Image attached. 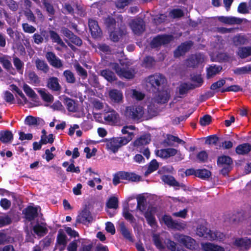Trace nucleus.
<instances>
[{"mask_svg":"<svg viewBox=\"0 0 251 251\" xmlns=\"http://www.w3.org/2000/svg\"><path fill=\"white\" fill-rule=\"evenodd\" d=\"M0 63L2 64L3 67L8 71H10L11 70H13L10 56L5 55L0 56Z\"/></svg>","mask_w":251,"mask_h":251,"instance_id":"obj_23","label":"nucleus"},{"mask_svg":"<svg viewBox=\"0 0 251 251\" xmlns=\"http://www.w3.org/2000/svg\"><path fill=\"white\" fill-rule=\"evenodd\" d=\"M151 141V136L149 134H145L136 139L134 142V146L137 147L146 145Z\"/></svg>","mask_w":251,"mask_h":251,"instance_id":"obj_18","label":"nucleus"},{"mask_svg":"<svg viewBox=\"0 0 251 251\" xmlns=\"http://www.w3.org/2000/svg\"><path fill=\"white\" fill-rule=\"evenodd\" d=\"M251 72V64H249L242 67L237 68L234 70V73L238 75L248 74Z\"/></svg>","mask_w":251,"mask_h":251,"instance_id":"obj_36","label":"nucleus"},{"mask_svg":"<svg viewBox=\"0 0 251 251\" xmlns=\"http://www.w3.org/2000/svg\"><path fill=\"white\" fill-rule=\"evenodd\" d=\"M13 139V134L9 131H1L0 132V140L3 143L10 142Z\"/></svg>","mask_w":251,"mask_h":251,"instance_id":"obj_33","label":"nucleus"},{"mask_svg":"<svg viewBox=\"0 0 251 251\" xmlns=\"http://www.w3.org/2000/svg\"><path fill=\"white\" fill-rule=\"evenodd\" d=\"M47 86L49 89L54 91H58L61 89L58 79L55 77H50L48 79Z\"/></svg>","mask_w":251,"mask_h":251,"instance_id":"obj_21","label":"nucleus"},{"mask_svg":"<svg viewBox=\"0 0 251 251\" xmlns=\"http://www.w3.org/2000/svg\"><path fill=\"white\" fill-rule=\"evenodd\" d=\"M162 180L165 183L173 186H178V182L173 177L169 176H163Z\"/></svg>","mask_w":251,"mask_h":251,"instance_id":"obj_46","label":"nucleus"},{"mask_svg":"<svg viewBox=\"0 0 251 251\" xmlns=\"http://www.w3.org/2000/svg\"><path fill=\"white\" fill-rule=\"evenodd\" d=\"M156 155L162 158H168L176 155L178 160H182L184 155L179 151L174 148H167L157 150L155 151Z\"/></svg>","mask_w":251,"mask_h":251,"instance_id":"obj_4","label":"nucleus"},{"mask_svg":"<svg viewBox=\"0 0 251 251\" xmlns=\"http://www.w3.org/2000/svg\"><path fill=\"white\" fill-rule=\"evenodd\" d=\"M28 79L30 82L35 85L38 84L40 80L38 76L34 72H30L28 75Z\"/></svg>","mask_w":251,"mask_h":251,"instance_id":"obj_56","label":"nucleus"},{"mask_svg":"<svg viewBox=\"0 0 251 251\" xmlns=\"http://www.w3.org/2000/svg\"><path fill=\"white\" fill-rule=\"evenodd\" d=\"M101 75L109 82H112L116 79L114 74L108 69L102 71Z\"/></svg>","mask_w":251,"mask_h":251,"instance_id":"obj_34","label":"nucleus"},{"mask_svg":"<svg viewBox=\"0 0 251 251\" xmlns=\"http://www.w3.org/2000/svg\"><path fill=\"white\" fill-rule=\"evenodd\" d=\"M42 135L41 136L40 140L41 143L46 144L48 143H52L53 142V136L52 134H49L48 135V140H47L46 130L44 129L42 130Z\"/></svg>","mask_w":251,"mask_h":251,"instance_id":"obj_41","label":"nucleus"},{"mask_svg":"<svg viewBox=\"0 0 251 251\" xmlns=\"http://www.w3.org/2000/svg\"><path fill=\"white\" fill-rule=\"evenodd\" d=\"M162 221L168 227L171 228L174 220H173L171 216L164 215L162 217Z\"/></svg>","mask_w":251,"mask_h":251,"instance_id":"obj_61","label":"nucleus"},{"mask_svg":"<svg viewBox=\"0 0 251 251\" xmlns=\"http://www.w3.org/2000/svg\"><path fill=\"white\" fill-rule=\"evenodd\" d=\"M226 218L225 221L231 224H236L240 221L243 220L245 217V214L243 212H238L235 214L232 215H228L225 216Z\"/></svg>","mask_w":251,"mask_h":251,"instance_id":"obj_11","label":"nucleus"},{"mask_svg":"<svg viewBox=\"0 0 251 251\" xmlns=\"http://www.w3.org/2000/svg\"><path fill=\"white\" fill-rule=\"evenodd\" d=\"M125 142V139H122L121 137H119L105 139L104 145L108 151L115 153L120 148L126 145Z\"/></svg>","mask_w":251,"mask_h":251,"instance_id":"obj_2","label":"nucleus"},{"mask_svg":"<svg viewBox=\"0 0 251 251\" xmlns=\"http://www.w3.org/2000/svg\"><path fill=\"white\" fill-rule=\"evenodd\" d=\"M192 46V44L191 42L181 44L175 51V56L178 57L183 55Z\"/></svg>","mask_w":251,"mask_h":251,"instance_id":"obj_20","label":"nucleus"},{"mask_svg":"<svg viewBox=\"0 0 251 251\" xmlns=\"http://www.w3.org/2000/svg\"><path fill=\"white\" fill-rule=\"evenodd\" d=\"M130 26L135 34H139L144 31L145 25L142 19L133 20L130 23Z\"/></svg>","mask_w":251,"mask_h":251,"instance_id":"obj_8","label":"nucleus"},{"mask_svg":"<svg viewBox=\"0 0 251 251\" xmlns=\"http://www.w3.org/2000/svg\"><path fill=\"white\" fill-rule=\"evenodd\" d=\"M33 230L35 233L40 236H43L48 231V229L45 226L39 224L33 226Z\"/></svg>","mask_w":251,"mask_h":251,"instance_id":"obj_32","label":"nucleus"},{"mask_svg":"<svg viewBox=\"0 0 251 251\" xmlns=\"http://www.w3.org/2000/svg\"><path fill=\"white\" fill-rule=\"evenodd\" d=\"M211 175L210 172L206 169L196 170V176L202 179L208 178Z\"/></svg>","mask_w":251,"mask_h":251,"instance_id":"obj_43","label":"nucleus"},{"mask_svg":"<svg viewBox=\"0 0 251 251\" xmlns=\"http://www.w3.org/2000/svg\"><path fill=\"white\" fill-rule=\"evenodd\" d=\"M25 218L30 221L33 220L38 215V208L32 206H28L23 211Z\"/></svg>","mask_w":251,"mask_h":251,"instance_id":"obj_14","label":"nucleus"},{"mask_svg":"<svg viewBox=\"0 0 251 251\" xmlns=\"http://www.w3.org/2000/svg\"><path fill=\"white\" fill-rule=\"evenodd\" d=\"M35 63L36 67L38 70L42 71L44 73H47L48 71L49 67L44 61L37 59Z\"/></svg>","mask_w":251,"mask_h":251,"instance_id":"obj_40","label":"nucleus"},{"mask_svg":"<svg viewBox=\"0 0 251 251\" xmlns=\"http://www.w3.org/2000/svg\"><path fill=\"white\" fill-rule=\"evenodd\" d=\"M222 70V68L218 66H211L207 69V77L209 78L219 74Z\"/></svg>","mask_w":251,"mask_h":251,"instance_id":"obj_29","label":"nucleus"},{"mask_svg":"<svg viewBox=\"0 0 251 251\" xmlns=\"http://www.w3.org/2000/svg\"><path fill=\"white\" fill-rule=\"evenodd\" d=\"M109 96L111 100L116 103H120L123 101V96L121 92L113 89L109 92Z\"/></svg>","mask_w":251,"mask_h":251,"instance_id":"obj_19","label":"nucleus"},{"mask_svg":"<svg viewBox=\"0 0 251 251\" xmlns=\"http://www.w3.org/2000/svg\"><path fill=\"white\" fill-rule=\"evenodd\" d=\"M193 89L191 84L183 83L179 87V92L181 94H184L188 90Z\"/></svg>","mask_w":251,"mask_h":251,"instance_id":"obj_62","label":"nucleus"},{"mask_svg":"<svg viewBox=\"0 0 251 251\" xmlns=\"http://www.w3.org/2000/svg\"><path fill=\"white\" fill-rule=\"evenodd\" d=\"M127 93L133 99L137 100H141L144 98V95L143 93L135 90H129L127 91Z\"/></svg>","mask_w":251,"mask_h":251,"instance_id":"obj_38","label":"nucleus"},{"mask_svg":"<svg viewBox=\"0 0 251 251\" xmlns=\"http://www.w3.org/2000/svg\"><path fill=\"white\" fill-rule=\"evenodd\" d=\"M129 208L127 205L124 206L123 208V216L125 218L130 222L131 223L134 222L135 219L133 216L129 212Z\"/></svg>","mask_w":251,"mask_h":251,"instance_id":"obj_39","label":"nucleus"},{"mask_svg":"<svg viewBox=\"0 0 251 251\" xmlns=\"http://www.w3.org/2000/svg\"><path fill=\"white\" fill-rule=\"evenodd\" d=\"M46 57L50 65L56 68H60L62 66L61 60L52 52H49L46 54Z\"/></svg>","mask_w":251,"mask_h":251,"instance_id":"obj_15","label":"nucleus"},{"mask_svg":"<svg viewBox=\"0 0 251 251\" xmlns=\"http://www.w3.org/2000/svg\"><path fill=\"white\" fill-rule=\"evenodd\" d=\"M192 81L193 83L191 84L193 89L201 86L203 83V80L200 75L193 76L192 78Z\"/></svg>","mask_w":251,"mask_h":251,"instance_id":"obj_52","label":"nucleus"},{"mask_svg":"<svg viewBox=\"0 0 251 251\" xmlns=\"http://www.w3.org/2000/svg\"><path fill=\"white\" fill-rule=\"evenodd\" d=\"M201 247L203 251H225L223 247L211 243H201Z\"/></svg>","mask_w":251,"mask_h":251,"instance_id":"obj_17","label":"nucleus"},{"mask_svg":"<svg viewBox=\"0 0 251 251\" xmlns=\"http://www.w3.org/2000/svg\"><path fill=\"white\" fill-rule=\"evenodd\" d=\"M172 39V36L170 35L158 36L154 38L151 42V46L153 48L157 47L162 44H166Z\"/></svg>","mask_w":251,"mask_h":251,"instance_id":"obj_13","label":"nucleus"},{"mask_svg":"<svg viewBox=\"0 0 251 251\" xmlns=\"http://www.w3.org/2000/svg\"><path fill=\"white\" fill-rule=\"evenodd\" d=\"M50 35L51 39L54 42H55L58 44L60 45L61 46H65V44L62 41L60 37L56 32H54V31L51 30L50 31Z\"/></svg>","mask_w":251,"mask_h":251,"instance_id":"obj_44","label":"nucleus"},{"mask_svg":"<svg viewBox=\"0 0 251 251\" xmlns=\"http://www.w3.org/2000/svg\"><path fill=\"white\" fill-rule=\"evenodd\" d=\"M233 244L242 250H248L251 248V238L247 237L235 239Z\"/></svg>","mask_w":251,"mask_h":251,"instance_id":"obj_10","label":"nucleus"},{"mask_svg":"<svg viewBox=\"0 0 251 251\" xmlns=\"http://www.w3.org/2000/svg\"><path fill=\"white\" fill-rule=\"evenodd\" d=\"M38 120H39V118H36L33 116H29L25 118V123L26 125L33 126L37 124Z\"/></svg>","mask_w":251,"mask_h":251,"instance_id":"obj_57","label":"nucleus"},{"mask_svg":"<svg viewBox=\"0 0 251 251\" xmlns=\"http://www.w3.org/2000/svg\"><path fill=\"white\" fill-rule=\"evenodd\" d=\"M185 227L186 225L185 223L174 220L171 228L180 230L182 229H184L185 228Z\"/></svg>","mask_w":251,"mask_h":251,"instance_id":"obj_58","label":"nucleus"},{"mask_svg":"<svg viewBox=\"0 0 251 251\" xmlns=\"http://www.w3.org/2000/svg\"><path fill=\"white\" fill-rule=\"evenodd\" d=\"M211 121V118L210 116L206 115L200 118V123L202 126H206L209 125Z\"/></svg>","mask_w":251,"mask_h":251,"instance_id":"obj_60","label":"nucleus"},{"mask_svg":"<svg viewBox=\"0 0 251 251\" xmlns=\"http://www.w3.org/2000/svg\"><path fill=\"white\" fill-rule=\"evenodd\" d=\"M166 142L168 145L169 146L172 145L173 142H174L182 144H184L185 143V142L183 140L179 139L177 137L173 135H168L166 139Z\"/></svg>","mask_w":251,"mask_h":251,"instance_id":"obj_51","label":"nucleus"},{"mask_svg":"<svg viewBox=\"0 0 251 251\" xmlns=\"http://www.w3.org/2000/svg\"><path fill=\"white\" fill-rule=\"evenodd\" d=\"M175 239L180 243L182 244L187 249H195L196 248V241L191 237L183 234H176L174 236Z\"/></svg>","mask_w":251,"mask_h":251,"instance_id":"obj_5","label":"nucleus"},{"mask_svg":"<svg viewBox=\"0 0 251 251\" xmlns=\"http://www.w3.org/2000/svg\"><path fill=\"white\" fill-rule=\"evenodd\" d=\"M165 80L163 75L160 74H155L149 76L147 81L152 87L155 88L164 83Z\"/></svg>","mask_w":251,"mask_h":251,"instance_id":"obj_12","label":"nucleus"},{"mask_svg":"<svg viewBox=\"0 0 251 251\" xmlns=\"http://www.w3.org/2000/svg\"><path fill=\"white\" fill-rule=\"evenodd\" d=\"M81 217L84 219V220L90 222L92 220V216H91L90 211L86 208L84 209L81 213Z\"/></svg>","mask_w":251,"mask_h":251,"instance_id":"obj_63","label":"nucleus"},{"mask_svg":"<svg viewBox=\"0 0 251 251\" xmlns=\"http://www.w3.org/2000/svg\"><path fill=\"white\" fill-rule=\"evenodd\" d=\"M43 4L46 8V11L48 13L49 16L52 17L55 13V10L53 8V6L50 3L44 1Z\"/></svg>","mask_w":251,"mask_h":251,"instance_id":"obj_55","label":"nucleus"},{"mask_svg":"<svg viewBox=\"0 0 251 251\" xmlns=\"http://www.w3.org/2000/svg\"><path fill=\"white\" fill-rule=\"evenodd\" d=\"M67 236L61 230L58 231L57 237V241L58 244L65 245L67 244Z\"/></svg>","mask_w":251,"mask_h":251,"instance_id":"obj_48","label":"nucleus"},{"mask_svg":"<svg viewBox=\"0 0 251 251\" xmlns=\"http://www.w3.org/2000/svg\"><path fill=\"white\" fill-rule=\"evenodd\" d=\"M144 114L142 106H127L124 112V115L127 119L138 120L141 119Z\"/></svg>","mask_w":251,"mask_h":251,"instance_id":"obj_3","label":"nucleus"},{"mask_svg":"<svg viewBox=\"0 0 251 251\" xmlns=\"http://www.w3.org/2000/svg\"><path fill=\"white\" fill-rule=\"evenodd\" d=\"M208 234H206V239L210 240H220L223 239L224 237V235L220 232L217 231H211L209 230L208 232Z\"/></svg>","mask_w":251,"mask_h":251,"instance_id":"obj_25","label":"nucleus"},{"mask_svg":"<svg viewBox=\"0 0 251 251\" xmlns=\"http://www.w3.org/2000/svg\"><path fill=\"white\" fill-rule=\"evenodd\" d=\"M105 122L109 125H113L117 124L120 121V116L118 113L111 110L104 114Z\"/></svg>","mask_w":251,"mask_h":251,"instance_id":"obj_7","label":"nucleus"},{"mask_svg":"<svg viewBox=\"0 0 251 251\" xmlns=\"http://www.w3.org/2000/svg\"><path fill=\"white\" fill-rule=\"evenodd\" d=\"M64 102L69 111L75 112L77 110V106L74 100L68 98H65Z\"/></svg>","mask_w":251,"mask_h":251,"instance_id":"obj_30","label":"nucleus"},{"mask_svg":"<svg viewBox=\"0 0 251 251\" xmlns=\"http://www.w3.org/2000/svg\"><path fill=\"white\" fill-rule=\"evenodd\" d=\"M148 193H143L139 194L136 196L137 204H147V199H148Z\"/></svg>","mask_w":251,"mask_h":251,"instance_id":"obj_53","label":"nucleus"},{"mask_svg":"<svg viewBox=\"0 0 251 251\" xmlns=\"http://www.w3.org/2000/svg\"><path fill=\"white\" fill-rule=\"evenodd\" d=\"M136 130V127L133 125L126 126L123 127L121 130L122 133L124 134H127L128 136L127 137H121V138L125 139L126 145L134 137L135 133L134 131Z\"/></svg>","mask_w":251,"mask_h":251,"instance_id":"obj_6","label":"nucleus"},{"mask_svg":"<svg viewBox=\"0 0 251 251\" xmlns=\"http://www.w3.org/2000/svg\"><path fill=\"white\" fill-rule=\"evenodd\" d=\"M218 19L221 22L228 25H234L240 23V20L232 17L221 16L218 18Z\"/></svg>","mask_w":251,"mask_h":251,"instance_id":"obj_27","label":"nucleus"},{"mask_svg":"<svg viewBox=\"0 0 251 251\" xmlns=\"http://www.w3.org/2000/svg\"><path fill=\"white\" fill-rule=\"evenodd\" d=\"M23 90L28 97L32 99H35L37 98V95L35 92L26 84L24 85Z\"/></svg>","mask_w":251,"mask_h":251,"instance_id":"obj_42","label":"nucleus"},{"mask_svg":"<svg viewBox=\"0 0 251 251\" xmlns=\"http://www.w3.org/2000/svg\"><path fill=\"white\" fill-rule=\"evenodd\" d=\"M145 217L147 219L148 223L152 226L155 225V220L153 216L148 212H146L144 214Z\"/></svg>","mask_w":251,"mask_h":251,"instance_id":"obj_59","label":"nucleus"},{"mask_svg":"<svg viewBox=\"0 0 251 251\" xmlns=\"http://www.w3.org/2000/svg\"><path fill=\"white\" fill-rule=\"evenodd\" d=\"M232 163L231 159L227 156H222L218 158V164L221 167H223V169L222 172H224V169H228L229 165Z\"/></svg>","mask_w":251,"mask_h":251,"instance_id":"obj_22","label":"nucleus"},{"mask_svg":"<svg viewBox=\"0 0 251 251\" xmlns=\"http://www.w3.org/2000/svg\"><path fill=\"white\" fill-rule=\"evenodd\" d=\"M119 227L120 231L123 236L128 240L132 241V238L131 236L130 232L126 228L124 222H121L119 224Z\"/></svg>","mask_w":251,"mask_h":251,"instance_id":"obj_31","label":"nucleus"},{"mask_svg":"<svg viewBox=\"0 0 251 251\" xmlns=\"http://www.w3.org/2000/svg\"><path fill=\"white\" fill-rule=\"evenodd\" d=\"M251 150V146L248 144L239 145L236 149V152L239 154H244L248 153Z\"/></svg>","mask_w":251,"mask_h":251,"instance_id":"obj_35","label":"nucleus"},{"mask_svg":"<svg viewBox=\"0 0 251 251\" xmlns=\"http://www.w3.org/2000/svg\"><path fill=\"white\" fill-rule=\"evenodd\" d=\"M247 41L246 37L242 35H237L233 38V42L235 46L245 44Z\"/></svg>","mask_w":251,"mask_h":251,"instance_id":"obj_47","label":"nucleus"},{"mask_svg":"<svg viewBox=\"0 0 251 251\" xmlns=\"http://www.w3.org/2000/svg\"><path fill=\"white\" fill-rule=\"evenodd\" d=\"M23 28L25 32L29 33H33L36 31L34 27L26 23L23 24Z\"/></svg>","mask_w":251,"mask_h":251,"instance_id":"obj_64","label":"nucleus"},{"mask_svg":"<svg viewBox=\"0 0 251 251\" xmlns=\"http://www.w3.org/2000/svg\"><path fill=\"white\" fill-rule=\"evenodd\" d=\"M159 167V164L156 160H152L149 165L148 169L145 173L146 175H148L151 173L156 170Z\"/></svg>","mask_w":251,"mask_h":251,"instance_id":"obj_45","label":"nucleus"},{"mask_svg":"<svg viewBox=\"0 0 251 251\" xmlns=\"http://www.w3.org/2000/svg\"><path fill=\"white\" fill-rule=\"evenodd\" d=\"M110 67L115 71L117 75L121 77L130 79L134 76V73L132 71L122 70L120 68L119 65L116 63L111 64Z\"/></svg>","mask_w":251,"mask_h":251,"instance_id":"obj_9","label":"nucleus"},{"mask_svg":"<svg viewBox=\"0 0 251 251\" xmlns=\"http://www.w3.org/2000/svg\"><path fill=\"white\" fill-rule=\"evenodd\" d=\"M122 175H123V176H125V179L132 181H139L141 178L139 176L132 173L124 172V173Z\"/></svg>","mask_w":251,"mask_h":251,"instance_id":"obj_37","label":"nucleus"},{"mask_svg":"<svg viewBox=\"0 0 251 251\" xmlns=\"http://www.w3.org/2000/svg\"><path fill=\"white\" fill-rule=\"evenodd\" d=\"M237 55L242 59L246 58L251 55V46L243 47L238 49Z\"/></svg>","mask_w":251,"mask_h":251,"instance_id":"obj_24","label":"nucleus"},{"mask_svg":"<svg viewBox=\"0 0 251 251\" xmlns=\"http://www.w3.org/2000/svg\"><path fill=\"white\" fill-rule=\"evenodd\" d=\"M66 81L69 83H74L75 81V77L74 74L69 70L65 71L63 73Z\"/></svg>","mask_w":251,"mask_h":251,"instance_id":"obj_54","label":"nucleus"},{"mask_svg":"<svg viewBox=\"0 0 251 251\" xmlns=\"http://www.w3.org/2000/svg\"><path fill=\"white\" fill-rule=\"evenodd\" d=\"M105 23L108 28L110 39L113 41H118L123 35L126 34V31L124 28L120 29L116 27V22L113 19L107 18Z\"/></svg>","mask_w":251,"mask_h":251,"instance_id":"obj_1","label":"nucleus"},{"mask_svg":"<svg viewBox=\"0 0 251 251\" xmlns=\"http://www.w3.org/2000/svg\"><path fill=\"white\" fill-rule=\"evenodd\" d=\"M89 26L92 36L96 38L100 35L101 30L96 21L90 20L89 21Z\"/></svg>","mask_w":251,"mask_h":251,"instance_id":"obj_16","label":"nucleus"},{"mask_svg":"<svg viewBox=\"0 0 251 251\" xmlns=\"http://www.w3.org/2000/svg\"><path fill=\"white\" fill-rule=\"evenodd\" d=\"M37 92L40 95L42 99L46 102H51L53 100V97L45 89H37Z\"/></svg>","mask_w":251,"mask_h":251,"instance_id":"obj_28","label":"nucleus"},{"mask_svg":"<svg viewBox=\"0 0 251 251\" xmlns=\"http://www.w3.org/2000/svg\"><path fill=\"white\" fill-rule=\"evenodd\" d=\"M169 97V93L167 91H159L156 96L155 101L158 103H165L168 100Z\"/></svg>","mask_w":251,"mask_h":251,"instance_id":"obj_26","label":"nucleus"},{"mask_svg":"<svg viewBox=\"0 0 251 251\" xmlns=\"http://www.w3.org/2000/svg\"><path fill=\"white\" fill-rule=\"evenodd\" d=\"M13 64L17 70L21 74H23L24 63L19 58L14 57L13 59Z\"/></svg>","mask_w":251,"mask_h":251,"instance_id":"obj_50","label":"nucleus"},{"mask_svg":"<svg viewBox=\"0 0 251 251\" xmlns=\"http://www.w3.org/2000/svg\"><path fill=\"white\" fill-rule=\"evenodd\" d=\"M209 229H207L205 226L200 225L199 226L197 229L196 233L200 237H203V238L206 239V236L207 234Z\"/></svg>","mask_w":251,"mask_h":251,"instance_id":"obj_49","label":"nucleus"}]
</instances>
